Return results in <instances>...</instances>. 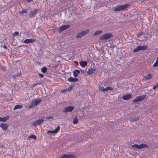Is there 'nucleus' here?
<instances>
[{
	"mask_svg": "<svg viewBox=\"0 0 158 158\" xmlns=\"http://www.w3.org/2000/svg\"><path fill=\"white\" fill-rule=\"evenodd\" d=\"M27 12V10L26 9H24L22 10L21 11H20L19 12V13L20 14H23L24 13H26Z\"/></svg>",
	"mask_w": 158,
	"mask_h": 158,
	"instance_id": "30",
	"label": "nucleus"
},
{
	"mask_svg": "<svg viewBox=\"0 0 158 158\" xmlns=\"http://www.w3.org/2000/svg\"><path fill=\"white\" fill-rule=\"evenodd\" d=\"M23 107V106L22 105H18L15 106L13 110H15L18 109H21Z\"/></svg>",
	"mask_w": 158,
	"mask_h": 158,
	"instance_id": "23",
	"label": "nucleus"
},
{
	"mask_svg": "<svg viewBox=\"0 0 158 158\" xmlns=\"http://www.w3.org/2000/svg\"><path fill=\"white\" fill-rule=\"evenodd\" d=\"M132 148H135L138 149H141L144 148H148V146L144 143H141L139 145L137 144H134L131 146Z\"/></svg>",
	"mask_w": 158,
	"mask_h": 158,
	"instance_id": "2",
	"label": "nucleus"
},
{
	"mask_svg": "<svg viewBox=\"0 0 158 158\" xmlns=\"http://www.w3.org/2000/svg\"><path fill=\"white\" fill-rule=\"evenodd\" d=\"M60 128V126H58L56 129L54 131H47V133H56L58 132Z\"/></svg>",
	"mask_w": 158,
	"mask_h": 158,
	"instance_id": "13",
	"label": "nucleus"
},
{
	"mask_svg": "<svg viewBox=\"0 0 158 158\" xmlns=\"http://www.w3.org/2000/svg\"><path fill=\"white\" fill-rule=\"evenodd\" d=\"M33 0H27V2H30L33 1Z\"/></svg>",
	"mask_w": 158,
	"mask_h": 158,
	"instance_id": "39",
	"label": "nucleus"
},
{
	"mask_svg": "<svg viewBox=\"0 0 158 158\" xmlns=\"http://www.w3.org/2000/svg\"><path fill=\"white\" fill-rule=\"evenodd\" d=\"M35 40L34 39H27L23 41L25 44L32 43L34 42Z\"/></svg>",
	"mask_w": 158,
	"mask_h": 158,
	"instance_id": "14",
	"label": "nucleus"
},
{
	"mask_svg": "<svg viewBox=\"0 0 158 158\" xmlns=\"http://www.w3.org/2000/svg\"><path fill=\"white\" fill-rule=\"evenodd\" d=\"M102 31L101 30H98L94 32L93 34L94 36H96L102 33Z\"/></svg>",
	"mask_w": 158,
	"mask_h": 158,
	"instance_id": "24",
	"label": "nucleus"
},
{
	"mask_svg": "<svg viewBox=\"0 0 158 158\" xmlns=\"http://www.w3.org/2000/svg\"><path fill=\"white\" fill-rule=\"evenodd\" d=\"M153 75L152 73H149L147 76L144 77V79L147 80L149 79L152 78Z\"/></svg>",
	"mask_w": 158,
	"mask_h": 158,
	"instance_id": "18",
	"label": "nucleus"
},
{
	"mask_svg": "<svg viewBox=\"0 0 158 158\" xmlns=\"http://www.w3.org/2000/svg\"><path fill=\"white\" fill-rule=\"evenodd\" d=\"M39 76L41 78H43L44 77L43 75L41 73H39Z\"/></svg>",
	"mask_w": 158,
	"mask_h": 158,
	"instance_id": "36",
	"label": "nucleus"
},
{
	"mask_svg": "<svg viewBox=\"0 0 158 158\" xmlns=\"http://www.w3.org/2000/svg\"><path fill=\"white\" fill-rule=\"evenodd\" d=\"M64 158H71L73 157V156L72 154H65L64 155Z\"/></svg>",
	"mask_w": 158,
	"mask_h": 158,
	"instance_id": "25",
	"label": "nucleus"
},
{
	"mask_svg": "<svg viewBox=\"0 0 158 158\" xmlns=\"http://www.w3.org/2000/svg\"><path fill=\"white\" fill-rule=\"evenodd\" d=\"M44 119H40L35 121L31 123V125L33 126H36L42 123L44 121Z\"/></svg>",
	"mask_w": 158,
	"mask_h": 158,
	"instance_id": "7",
	"label": "nucleus"
},
{
	"mask_svg": "<svg viewBox=\"0 0 158 158\" xmlns=\"http://www.w3.org/2000/svg\"><path fill=\"white\" fill-rule=\"evenodd\" d=\"M83 72L84 73V70L83 71Z\"/></svg>",
	"mask_w": 158,
	"mask_h": 158,
	"instance_id": "44",
	"label": "nucleus"
},
{
	"mask_svg": "<svg viewBox=\"0 0 158 158\" xmlns=\"http://www.w3.org/2000/svg\"><path fill=\"white\" fill-rule=\"evenodd\" d=\"M62 92H63V93H64V92H65V90H62L61 91Z\"/></svg>",
	"mask_w": 158,
	"mask_h": 158,
	"instance_id": "41",
	"label": "nucleus"
},
{
	"mask_svg": "<svg viewBox=\"0 0 158 158\" xmlns=\"http://www.w3.org/2000/svg\"><path fill=\"white\" fill-rule=\"evenodd\" d=\"M28 138H32L35 139H36V136L35 135H30L28 137Z\"/></svg>",
	"mask_w": 158,
	"mask_h": 158,
	"instance_id": "29",
	"label": "nucleus"
},
{
	"mask_svg": "<svg viewBox=\"0 0 158 158\" xmlns=\"http://www.w3.org/2000/svg\"><path fill=\"white\" fill-rule=\"evenodd\" d=\"M40 84L39 83H34V84H32L31 85V87H35L36 85H40Z\"/></svg>",
	"mask_w": 158,
	"mask_h": 158,
	"instance_id": "31",
	"label": "nucleus"
},
{
	"mask_svg": "<svg viewBox=\"0 0 158 158\" xmlns=\"http://www.w3.org/2000/svg\"><path fill=\"white\" fill-rule=\"evenodd\" d=\"M68 81L69 82H76L78 81V79L73 77H70L68 79Z\"/></svg>",
	"mask_w": 158,
	"mask_h": 158,
	"instance_id": "21",
	"label": "nucleus"
},
{
	"mask_svg": "<svg viewBox=\"0 0 158 158\" xmlns=\"http://www.w3.org/2000/svg\"><path fill=\"white\" fill-rule=\"evenodd\" d=\"M3 47L5 49H7V47H6L5 45H3Z\"/></svg>",
	"mask_w": 158,
	"mask_h": 158,
	"instance_id": "40",
	"label": "nucleus"
},
{
	"mask_svg": "<svg viewBox=\"0 0 158 158\" xmlns=\"http://www.w3.org/2000/svg\"><path fill=\"white\" fill-rule=\"evenodd\" d=\"M138 120V118H133L132 120H131V121L132 122H134L135 121H136L137 120Z\"/></svg>",
	"mask_w": 158,
	"mask_h": 158,
	"instance_id": "32",
	"label": "nucleus"
},
{
	"mask_svg": "<svg viewBox=\"0 0 158 158\" xmlns=\"http://www.w3.org/2000/svg\"><path fill=\"white\" fill-rule=\"evenodd\" d=\"M80 71L78 70H76L74 71L73 73V75L75 77H77L78 74L80 73Z\"/></svg>",
	"mask_w": 158,
	"mask_h": 158,
	"instance_id": "22",
	"label": "nucleus"
},
{
	"mask_svg": "<svg viewBox=\"0 0 158 158\" xmlns=\"http://www.w3.org/2000/svg\"><path fill=\"white\" fill-rule=\"evenodd\" d=\"M156 86L157 87H158V84Z\"/></svg>",
	"mask_w": 158,
	"mask_h": 158,
	"instance_id": "43",
	"label": "nucleus"
},
{
	"mask_svg": "<svg viewBox=\"0 0 158 158\" xmlns=\"http://www.w3.org/2000/svg\"><path fill=\"white\" fill-rule=\"evenodd\" d=\"M131 98V95L130 94H128L126 95H124L123 97V99L124 100H127Z\"/></svg>",
	"mask_w": 158,
	"mask_h": 158,
	"instance_id": "16",
	"label": "nucleus"
},
{
	"mask_svg": "<svg viewBox=\"0 0 158 158\" xmlns=\"http://www.w3.org/2000/svg\"><path fill=\"white\" fill-rule=\"evenodd\" d=\"M41 101V99H35L32 101L31 104L29 106L28 108H31L38 105Z\"/></svg>",
	"mask_w": 158,
	"mask_h": 158,
	"instance_id": "4",
	"label": "nucleus"
},
{
	"mask_svg": "<svg viewBox=\"0 0 158 158\" xmlns=\"http://www.w3.org/2000/svg\"><path fill=\"white\" fill-rule=\"evenodd\" d=\"M129 6L128 4L123 5H120L114 8V10L115 11H119L125 9Z\"/></svg>",
	"mask_w": 158,
	"mask_h": 158,
	"instance_id": "3",
	"label": "nucleus"
},
{
	"mask_svg": "<svg viewBox=\"0 0 158 158\" xmlns=\"http://www.w3.org/2000/svg\"><path fill=\"white\" fill-rule=\"evenodd\" d=\"M19 32L15 31L14 32V33L13 34V35L14 36H15L17 35H18L19 34Z\"/></svg>",
	"mask_w": 158,
	"mask_h": 158,
	"instance_id": "33",
	"label": "nucleus"
},
{
	"mask_svg": "<svg viewBox=\"0 0 158 158\" xmlns=\"http://www.w3.org/2000/svg\"><path fill=\"white\" fill-rule=\"evenodd\" d=\"M74 62L76 65H78V62L77 61H75Z\"/></svg>",
	"mask_w": 158,
	"mask_h": 158,
	"instance_id": "37",
	"label": "nucleus"
},
{
	"mask_svg": "<svg viewBox=\"0 0 158 158\" xmlns=\"http://www.w3.org/2000/svg\"><path fill=\"white\" fill-rule=\"evenodd\" d=\"M157 88V87L156 85L154 86L153 87V89H156Z\"/></svg>",
	"mask_w": 158,
	"mask_h": 158,
	"instance_id": "38",
	"label": "nucleus"
},
{
	"mask_svg": "<svg viewBox=\"0 0 158 158\" xmlns=\"http://www.w3.org/2000/svg\"><path fill=\"white\" fill-rule=\"evenodd\" d=\"M143 32H141L139 33L137 35V37L138 38L141 35H142L143 34Z\"/></svg>",
	"mask_w": 158,
	"mask_h": 158,
	"instance_id": "35",
	"label": "nucleus"
},
{
	"mask_svg": "<svg viewBox=\"0 0 158 158\" xmlns=\"http://www.w3.org/2000/svg\"><path fill=\"white\" fill-rule=\"evenodd\" d=\"M80 65L82 67H85L87 64V62L85 61H81L79 62Z\"/></svg>",
	"mask_w": 158,
	"mask_h": 158,
	"instance_id": "20",
	"label": "nucleus"
},
{
	"mask_svg": "<svg viewBox=\"0 0 158 158\" xmlns=\"http://www.w3.org/2000/svg\"><path fill=\"white\" fill-rule=\"evenodd\" d=\"M70 27V25H66L61 26L59 28V32H61L69 28Z\"/></svg>",
	"mask_w": 158,
	"mask_h": 158,
	"instance_id": "10",
	"label": "nucleus"
},
{
	"mask_svg": "<svg viewBox=\"0 0 158 158\" xmlns=\"http://www.w3.org/2000/svg\"><path fill=\"white\" fill-rule=\"evenodd\" d=\"M8 125L5 123H2L0 125V127L4 130H6L8 128Z\"/></svg>",
	"mask_w": 158,
	"mask_h": 158,
	"instance_id": "15",
	"label": "nucleus"
},
{
	"mask_svg": "<svg viewBox=\"0 0 158 158\" xmlns=\"http://www.w3.org/2000/svg\"><path fill=\"white\" fill-rule=\"evenodd\" d=\"M39 9H36L34 10L31 11V13L29 14V16L30 18H31L34 15H35L37 14V12H38Z\"/></svg>",
	"mask_w": 158,
	"mask_h": 158,
	"instance_id": "12",
	"label": "nucleus"
},
{
	"mask_svg": "<svg viewBox=\"0 0 158 158\" xmlns=\"http://www.w3.org/2000/svg\"><path fill=\"white\" fill-rule=\"evenodd\" d=\"M9 118L8 116H6L5 117L2 118L0 117V121L2 122H5Z\"/></svg>",
	"mask_w": 158,
	"mask_h": 158,
	"instance_id": "19",
	"label": "nucleus"
},
{
	"mask_svg": "<svg viewBox=\"0 0 158 158\" xmlns=\"http://www.w3.org/2000/svg\"><path fill=\"white\" fill-rule=\"evenodd\" d=\"M146 97V95H143L141 96H139L137 98H136L133 101V102H140L143 100H144V99Z\"/></svg>",
	"mask_w": 158,
	"mask_h": 158,
	"instance_id": "8",
	"label": "nucleus"
},
{
	"mask_svg": "<svg viewBox=\"0 0 158 158\" xmlns=\"http://www.w3.org/2000/svg\"><path fill=\"white\" fill-rule=\"evenodd\" d=\"M59 158H64V155Z\"/></svg>",
	"mask_w": 158,
	"mask_h": 158,
	"instance_id": "42",
	"label": "nucleus"
},
{
	"mask_svg": "<svg viewBox=\"0 0 158 158\" xmlns=\"http://www.w3.org/2000/svg\"><path fill=\"white\" fill-rule=\"evenodd\" d=\"M147 48V46H139L135 48L133 50V52H138L140 50H146Z\"/></svg>",
	"mask_w": 158,
	"mask_h": 158,
	"instance_id": "5",
	"label": "nucleus"
},
{
	"mask_svg": "<svg viewBox=\"0 0 158 158\" xmlns=\"http://www.w3.org/2000/svg\"><path fill=\"white\" fill-rule=\"evenodd\" d=\"M47 70V69L46 67H44L41 69V72L44 73H45Z\"/></svg>",
	"mask_w": 158,
	"mask_h": 158,
	"instance_id": "28",
	"label": "nucleus"
},
{
	"mask_svg": "<svg viewBox=\"0 0 158 158\" xmlns=\"http://www.w3.org/2000/svg\"><path fill=\"white\" fill-rule=\"evenodd\" d=\"M74 109V107L72 106H69L65 107L63 110V112H72Z\"/></svg>",
	"mask_w": 158,
	"mask_h": 158,
	"instance_id": "9",
	"label": "nucleus"
},
{
	"mask_svg": "<svg viewBox=\"0 0 158 158\" xmlns=\"http://www.w3.org/2000/svg\"><path fill=\"white\" fill-rule=\"evenodd\" d=\"M113 36V35L111 33H107L101 35L99 37L100 40H106L110 39Z\"/></svg>",
	"mask_w": 158,
	"mask_h": 158,
	"instance_id": "1",
	"label": "nucleus"
},
{
	"mask_svg": "<svg viewBox=\"0 0 158 158\" xmlns=\"http://www.w3.org/2000/svg\"><path fill=\"white\" fill-rule=\"evenodd\" d=\"M46 118L47 119H49L53 118L51 116H48L46 117Z\"/></svg>",
	"mask_w": 158,
	"mask_h": 158,
	"instance_id": "34",
	"label": "nucleus"
},
{
	"mask_svg": "<svg viewBox=\"0 0 158 158\" xmlns=\"http://www.w3.org/2000/svg\"><path fill=\"white\" fill-rule=\"evenodd\" d=\"M78 122V120L77 119V116H76V117L74 119L73 121V124H76Z\"/></svg>",
	"mask_w": 158,
	"mask_h": 158,
	"instance_id": "27",
	"label": "nucleus"
},
{
	"mask_svg": "<svg viewBox=\"0 0 158 158\" xmlns=\"http://www.w3.org/2000/svg\"><path fill=\"white\" fill-rule=\"evenodd\" d=\"M96 70L95 68L89 69L87 72V74L89 75L92 74Z\"/></svg>",
	"mask_w": 158,
	"mask_h": 158,
	"instance_id": "17",
	"label": "nucleus"
},
{
	"mask_svg": "<svg viewBox=\"0 0 158 158\" xmlns=\"http://www.w3.org/2000/svg\"><path fill=\"white\" fill-rule=\"evenodd\" d=\"M99 90L102 92H105L108 90H112L113 88L110 87H107L104 88L103 87L100 86L99 87Z\"/></svg>",
	"mask_w": 158,
	"mask_h": 158,
	"instance_id": "11",
	"label": "nucleus"
},
{
	"mask_svg": "<svg viewBox=\"0 0 158 158\" xmlns=\"http://www.w3.org/2000/svg\"><path fill=\"white\" fill-rule=\"evenodd\" d=\"M158 66V56L157 57L156 61L153 65L154 67H156Z\"/></svg>",
	"mask_w": 158,
	"mask_h": 158,
	"instance_id": "26",
	"label": "nucleus"
},
{
	"mask_svg": "<svg viewBox=\"0 0 158 158\" xmlns=\"http://www.w3.org/2000/svg\"><path fill=\"white\" fill-rule=\"evenodd\" d=\"M89 31L88 30L81 31L80 32H79L77 34L76 37L77 38H80L81 37L84 36L87 34L89 32Z\"/></svg>",
	"mask_w": 158,
	"mask_h": 158,
	"instance_id": "6",
	"label": "nucleus"
}]
</instances>
